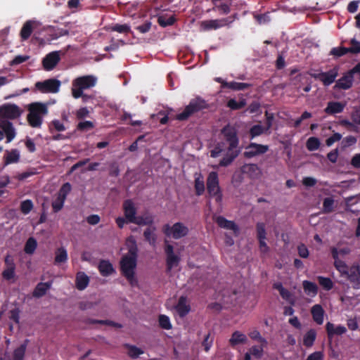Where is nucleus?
<instances>
[{
  "label": "nucleus",
  "instance_id": "nucleus-2",
  "mask_svg": "<svg viewBox=\"0 0 360 360\" xmlns=\"http://www.w3.org/2000/svg\"><path fill=\"white\" fill-rule=\"evenodd\" d=\"M29 113L27 120L29 124L33 128H40L43 117L49 112L47 105L40 102H34L28 105Z\"/></svg>",
  "mask_w": 360,
  "mask_h": 360
},
{
  "label": "nucleus",
  "instance_id": "nucleus-18",
  "mask_svg": "<svg viewBox=\"0 0 360 360\" xmlns=\"http://www.w3.org/2000/svg\"><path fill=\"white\" fill-rule=\"evenodd\" d=\"M216 223L222 229L233 231L236 236L239 234V227L233 221H230L222 216H219L216 218Z\"/></svg>",
  "mask_w": 360,
  "mask_h": 360
},
{
  "label": "nucleus",
  "instance_id": "nucleus-11",
  "mask_svg": "<svg viewBox=\"0 0 360 360\" xmlns=\"http://www.w3.org/2000/svg\"><path fill=\"white\" fill-rule=\"evenodd\" d=\"M164 250L167 257V271H169L172 269V268L178 266L179 263L180 262L181 258L179 255L174 254L173 246L169 244L167 240L165 241Z\"/></svg>",
  "mask_w": 360,
  "mask_h": 360
},
{
  "label": "nucleus",
  "instance_id": "nucleus-10",
  "mask_svg": "<svg viewBox=\"0 0 360 360\" xmlns=\"http://www.w3.org/2000/svg\"><path fill=\"white\" fill-rule=\"evenodd\" d=\"M269 150V146L251 142L245 148L243 157L248 159L266 153Z\"/></svg>",
  "mask_w": 360,
  "mask_h": 360
},
{
  "label": "nucleus",
  "instance_id": "nucleus-55",
  "mask_svg": "<svg viewBox=\"0 0 360 360\" xmlns=\"http://www.w3.org/2000/svg\"><path fill=\"white\" fill-rule=\"evenodd\" d=\"M129 348L128 354L133 359L138 358L141 354L143 353V351L134 345L127 346Z\"/></svg>",
  "mask_w": 360,
  "mask_h": 360
},
{
  "label": "nucleus",
  "instance_id": "nucleus-15",
  "mask_svg": "<svg viewBox=\"0 0 360 360\" xmlns=\"http://www.w3.org/2000/svg\"><path fill=\"white\" fill-rule=\"evenodd\" d=\"M1 115L11 120L16 119L21 115L22 110L15 104L4 105L0 108Z\"/></svg>",
  "mask_w": 360,
  "mask_h": 360
},
{
  "label": "nucleus",
  "instance_id": "nucleus-39",
  "mask_svg": "<svg viewBox=\"0 0 360 360\" xmlns=\"http://www.w3.org/2000/svg\"><path fill=\"white\" fill-rule=\"evenodd\" d=\"M266 131H267V130H266V128L264 127H262L260 124L253 125L250 129V131H249L250 138V139H252L258 136L262 135V134H264Z\"/></svg>",
  "mask_w": 360,
  "mask_h": 360
},
{
  "label": "nucleus",
  "instance_id": "nucleus-40",
  "mask_svg": "<svg viewBox=\"0 0 360 360\" xmlns=\"http://www.w3.org/2000/svg\"><path fill=\"white\" fill-rule=\"evenodd\" d=\"M317 281L319 285L325 290H330L333 288V282L330 278L319 276L317 277Z\"/></svg>",
  "mask_w": 360,
  "mask_h": 360
},
{
  "label": "nucleus",
  "instance_id": "nucleus-45",
  "mask_svg": "<svg viewBox=\"0 0 360 360\" xmlns=\"http://www.w3.org/2000/svg\"><path fill=\"white\" fill-rule=\"evenodd\" d=\"M347 53H349L347 51V47L339 46L333 48L330 50L329 55L333 56L334 58H338Z\"/></svg>",
  "mask_w": 360,
  "mask_h": 360
},
{
  "label": "nucleus",
  "instance_id": "nucleus-9",
  "mask_svg": "<svg viewBox=\"0 0 360 360\" xmlns=\"http://www.w3.org/2000/svg\"><path fill=\"white\" fill-rule=\"evenodd\" d=\"M311 77L321 81L326 86H330L335 81L338 75V69L334 68L328 72H321L320 73H310Z\"/></svg>",
  "mask_w": 360,
  "mask_h": 360
},
{
  "label": "nucleus",
  "instance_id": "nucleus-3",
  "mask_svg": "<svg viewBox=\"0 0 360 360\" xmlns=\"http://www.w3.org/2000/svg\"><path fill=\"white\" fill-rule=\"evenodd\" d=\"M137 261L135 259L122 257L120 260V271L132 287L138 285V280L135 276Z\"/></svg>",
  "mask_w": 360,
  "mask_h": 360
},
{
  "label": "nucleus",
  "instance_id": "nucleus-37",
  "mask_svg": "<svg viewBox=\"0 0 360 360\" xmlns=\"http://www.w3.org/2000/svg\"><path fill=\"white\" fill-rule=\"evenodd\" d=\"M246 105V101L245 99H242L240 101H237L234 98H231L228 101L226 106L231 110H236L243 108Z\"/></svg>",
  "mask_w": 360,
  "mask_h": 360
},
{
  "label": "nucleus",
  "instance_id": "nucleus-12",
  "mask_svg": "<svg viewBox=\"0 0 360 360\" xmlns=\"http://www.w3.org/2000/svg\"><path fill=\"white\" fill-rule=\"evenodd\" d=\"M354 74L358 72L354 71V67L346 72L341 78L336 81L334 86L335 89L347 90L352 86Z\"/></svg>",
  "mask_w": 360,
  "mask_h": 360
},
{
  "label": "nucleus",
  "instance_id": "nucleus-58",
  "mask_svg": "<svg viewBox=\"0 0 360 360\" xmlns=\"http://www.w3.org/2000/svg\"><path fill=\"white\" fill-rule=\"evenodd\" d=\"M214 341V337H210V333H207L205 338L203 341L202 342V346L204 347V350L205 352H208L211 347L212 346V343Z\"/></svg>",
  "mask_w": 360,
  "mask_h": 360
},
{
  "label": "nucleus",
  "instance_id": "nucleus-47",
  "mask_svg": "<svg viewBox=\"0 0 360 360\" xmlns=\"http://www.w3.org/2000/svg\"><path fill=\"white\" fill-rule=\"evenodd\" d=\"M175 21L176 18L173 15H171L169 18H166L163 15H161L159 16L158 18V24L162 27H166L167 26L172 25L175 22Z\"/></svg>",
  "mask_w": 360,
  "mask_h": 360
},
{
  "label": "nucleus",
  "instance_id": "nucleus-64",
  "mask_svg": "<svg viewBox=\"0 0 360 360\" xmlns=\"http://www.w3.org/2000/svg\"><path fill=\"white\" fill-rule=\"evenodd\" d=\"M351 119L354 124L360 125V107L354 108L351 113Z\"/></svg>",
  "mask_w": 360,
  "mask_h": 360
},
{
  "label": "nucleus",
  "instance_id": "nucleus-24",
  "mask_svg": "<svg viewBox=\"0 0 360 360\" xmlns=\"http://www.w3.org/2000/svg\"><path fill=\"white\" fill-rule=\"evenodd\" d=\"M348 280L353 284L360 285V269L359 266H352L345 275Z\"/></svg>",
  "mask_w": 360,
  "mask_h": 360
},
{
  "label": "nucleus",
  "instance_id": "nucleus-43",
  "mask_svg": "<svg viewBox=\"0 0 360 360\" xmlns=\"http://www.w3.org/2000/svg\"><path fill=\"white\" fill-rule=\"evenodd\" d=\"M321 142L316 137H310L307 139L306 147L309 151H314L319 148Z\"/></svg>",
  "mask_w": 360,
  "mask_h": 360
},
{
  "label": "nucleus",
  "instance_id": "nucleus-42",
  "mask_svg": "<svg viewBox=\"0 0 360 360\" xmlns=\"http://www.w3.org/2000/svg\"><path fill=\"white\" fill-rule=\"evenodd\" d=\"M334 200L331 197L326 198L323 202V212L325 214L331 213L334 210Z\"/></svg>",
  "mask_w": 360,
  "mask_h": 360
},
{
  "label": "nucleus",
  "instance_id": "nucleus-28",
  "mask_svg": "<svg viewBox=\"0 0 360 360\" xmlns=\"http://www.w3.org/2000/svg\"><path fill=\"white\" fill-rule=\"evenodd\" d=\"M89 278L84 272L79 271L76 275V287L79 290H84L89 285Z\"/></svg>",
  "mask_w": 360,
  "mask_h": 360
},
{
  "label": "nucleus",
  "instance_id": "nucleus-41",
  "mask_svg": "<svg viewBox=\"0 0 360 360\" xmlns=\"http://www.w3.org/2000/svg\"><path fill=\"white\" fill-rule=\"evenodd\" d=\"M153 223V218L150 215L147 216H138L133 224L139 226H150Z\"/></svg>",
  "mask_w": 360,
  "mask_h": 360
},
{
  "label": "nucleus",
  "instance_id": "nucleus-19",
  "mask_svg": "<svg viewBox=\"0 0 360 360\" xmlns=\"http://www.w3.org/2000/svg\"><path fill=\"white\" fill-rule=\"evenodd\" d=\"M326 330L328 339L331 340L335 335H342L347 332V328L341 325L337 326L333 323L328 322L326 324Z\"/></svg>",
  "mask_w": 360,
  "mask_h": 360
},
{
  "label": "nucleus",
  "instance_id": "nucleus-50",
  "mask_svg": "<svg viewBox=\"0 0 360 360\" xmlns=\"http://www.w3.org/2000/svg\"><path fill=\"white\" fill-rule=\"evenodd\" d=\"M350 47H347L348 53L358 54L360 53V41L353 38L350 41Z\"/></svg>",
  "mask_w": 360,
  "mask_h": 360
},
{
  "label": "nucleus",
  "instance_id": "nucleus-59",
  "mask_svg": "<svg viewBox=\"0 0 360 360\" xmlns=\"http://www.w3.org/2000/svg\"><path fill=\"white\" fill-rule=\"evenodd\" d=\"M65 199L58 196L52 202V208L54 212H59L63 207Z\"/></svg>",
  "mask_w": 360,
  "mask_h": 360
},
{
  "label": "nucleus",
  "instance_id": "nucleus-31",
  "mask_svg": "<svg viewBox=\"0 0 360 360\" xmlns=\"http://www.w3.org/2000/svg\"><path fill=\"white\" fill-rule=\"evenodd\" d=\"M50 288L51 284L49 283H39L33 290L32 295L37 298L41 297Z\"/></svg>",
  "mask_w": 360,
  "mask_h": 360
},
{
  "label": "nucleus",
  "instance_id": "nucleus-26",
  "mask_svg": "<svg viewBox=\"0 0 360 360\" xmlns=\"http://www.w3.org/2000/svg\"><path fill=\"white\" fill-rule=\"evenodd\" d=\"M247 342V336L238 330L233 332L231 338L229 339V345L232 347H234L240 344H245Z\"/></svg>",
  "mask_w": 360,
  "mask_h": 360
},
{
  "label": "nucleus",
  "instance_id": "nucleus-17",
  "mask_svg": "<svg viewBox=\"0 0 360 360\" xmlns=\"http://www.w3.org/2000/svg\"><path fill=\"white\" fill-rule=\"evenodd\" d=\"M240 171L252 179H258L262 174L260 168L257 165L253 163L243 165L240 167Z\"/></svg>",
  "mask_w": 360,
  "mask_h": 360
},
{
  "label": "nucleus",
  "instance_id": "nucleus-48",
  "mask_svg": "<svg viewBox=\"0 0 360 360\" xmlns=\"http://www.w3.org/2000/svg\"><path fill=\"white\" fill-rule=\"evenodd\" d=\"M195 194L198 196L203 194L205 191V183L202 177L198 176L195 179Z\"/></svg>",
  "mask_w": 360,
  "mask_h": 360
},
{
  "label": "nucleus",
  "instance_id": "nucleus-60",
  "mask_svg": "<svg viewBox=\"0 0 360 360\" xmlns=\"http://www.w3.org/2000/svg\"><path fill=\"white\" fill-rule=\"evenodd\" d=\"M137 252L138 248L136 242L134 240L132 245L129 247L127 255H125L123 257H127L128 258H132L137 260Z\"/></svg>",
  "mask_w": 360,
  "mask_h": 360
},
{
  "label": "nucleus",
  "instance_id": "nucleus-49",
  "mask_svg": "<svg viewBox=\"0 0 360 360\" xmlns=\"http://www.w3.org/2000/svg\"><path fill=\"white\" fill-rule=\"evenodd\" d=\"M160 326L165 330H169L172 328V324L169 318L164 314H161L158 318Z\"/></svg>",
  "mask_w": 360,
  "mask_h": 360
},
{
  "label": "nucleus",
  "instance_id": "nucleus-61",
  "mask_svg": "<svg viewBox=\"0 0 360 360\" xmlns=\"http://www.w3.org/2000/svg\"><path fill=\"white\" fill-rule=\"evenodd\" d=\"M257 236L258 239H266L265 224L262 222H258L256 225Z\"/></svg>",
  "mask_w": 360,
  "mask_h": 360
},
{
  "label": "nucleus",
  "instance_id": "nucleus-6",
  "mask_svg": "<svg viewBox=\"0 0 360 360\" xmlns=\"http://www.w3.org/2000/svg\"><path fill=\"white\" fill-rule=\"evenodd\" d=\"M162 232L166 236L178 240L186 236L188 234L189 229L183 223L176 222L172 226L169 224H165L162 226Z\"/></svg>",
  "mask_w": 360,
  "mask_h": 360
},
{
  "label": "nucleus",
  "instance_id": "nucleus-20",
  "mask_svg": "<svg viewBox=\"0 0 360 360\" xmlns=\"http://www.w3.org/2000/svg\"><path fill=\"white\" fill-rule=\"evenodd\" d=\"M0 127L6 137V143L11 142L15 136V131L13 124L8 120H3L0 123Z\"/></svg>",
  "mask_w": 360,
  "mask_h": 360
},
{
  "label": "nucleus",
  "instance_id": "nucleus-44",
  "mask_svg": "<svg viewBox=\"0 0 360 360\" xmlns=\"http://www.w3.org/2000/svg\"><path fill=\"white\" fill-rule=\"evenodd\" d=\"M266 347V346H263L262 344H260V345H254L250 349L249 353L255 358L260 359L263 356L264 348Z\"/></svg>",
  "mask_w": 360,
  "mask_h": 360
},
{
  "label": "nucleus",
  "instance_id": "nucleus-56",
  "mask_svg": "<svg viewBox=\"0 0 360 360\" xmlns=\"http://www.w3.org/2000/svg\"><path fill=\"white\" fill-rule=\"evenodd\" d=\"M33 208V203L30 200H25L20 204V210L25 214H27Z\"/></svg>",
  "mask_w": 360,
  "mask_h": 360
},
{
  "label": "nucleus",
  "instance_id": "nucleus-34",
  "mask_svg": "<svg viewBox=\"0 0 360 360\" xmlns=\"http://www.w3.org/2000/svg\"><path fill=\"white\" fill-rule=\"evenodd\" d=\"M155 227H148L143 232L145 240L152 246H155L157 241V236L155 233Z\"/></svg>",
  "mask_w": 360,
  "mask_h": 360
},
{
  "label": "nucleus",
  "instance_id": "nucleus-14",
  "mask_svg": "<svg viewBox=\"0 0 360 360\" xmlns=\"http://www.w3.org/2000/svg\"><path fill=\"white\" fill-rule=\"evenodd\" d=\"M96 84V78L93 75H86L77 77L72 82V86L87 89L94 86Z\"/></svg>",
  "mask_w": 360,
  "mask_h": 360
},
{
  "label": "nucleus",
  "instance_id": "nucleus-25",
  "mask_svg": "<svg viewBox=\"0 0 360 360\" xmlns=\"http://www.w3.org/2000/svg\"><path fill=\"white\" fill-rule=\"evenodd\" d=\"M100 274L103 276H108L115 272L112 264L105 259H101L98 266Z\"/></svg>",
  "mask_w": 360,
  "mask_h": 360
},
{
  "label": "nucleus",
  "instance_id": "nucleus-54",
  "mask_svg": "<svg viewBox=\"0 0 360 360\" xmlns=\"http://www.w3.org/2000/svg\"><path fill=\"white\" fill-rule=\"evenodd\" d=\"M94 124L91 121L80 122L77 125V129L81 131H85L94 129Z\"/></svg>",
  "mask_w": 360,
  "mask_h": 360
},
{
  "label": "nucleus",
  "instance_id": "nucleus-51",
  "mask_svg": "<svg viewBox=\"0 0 360 360\" xmlns=\"http://www.w3.org/2000/svg\"><path fill=\"white\" fill-rule=\"evenodd\" d=\"M214 6L213 7L212 10L213 11H219L220 12L221 14H229L231 11V4H225V3H223V4H214Z\"/></svg>",
  "mask_w": 360,
  "mask_h": 360
},
{
  "label": "nucleus",
  "instance_id": "nucleus-35",
  "mask_svg": "<svg viewBox=\"0 0 360 360\" xmlns=\"http://www.w3.org/2000/svg\"><path fill=\"white\" fill-rule=\"evenodd\" d=\"M68 260V252L65 248L60 247L55 251L54 263L56 264L66 262Z\"/></svg>",
  "mask_w": 360,
  "mask_h": 360
},
{
  "label": "nucleus",
  "instance_id": "nucleus-36",
  "mask_svg": "<svg viewBox=\"0 0 360 360\" xmlns=\"http://www.w3.org/2000/svg\"><path fill=\"white\" fill-rule=\"evenodd\" d=\"M302 286L304 292L311 296H315L318 293V286L315 283L309 281H304Z\"/></svg>",
  "mask_w": 360,
  "mask_h": 360
},
{
  "label": "nucleus",
  "instance_id": "nucleus-27",
  "mask_svg": "<svg viewBox=\"0 0 360 360\" xmlns=\"http://www.w3.org/2000/svg\"><path fill=\"white\" fill-rule=\"evenodd\" d=\"M34 24L35 22L32 20H27L23 24L20 32V36L22 41H25L30 38L33 32Z\"/></svg>",
  "mask_w": 360,
  "mask_h": 360
},
{
  "label": "nucleus",
  "instance_id": "nucleus-38",
  "mask_svg": "<svg viewBox=\"0 0 360 360\" xmlns=\"http://www.w3.org/2000/svg\"><path fill=\"white\" fill-rule=\"evenodd\" d=\"M37 246V240L32 237L29 238L25 243L24 251L26 254L32 255L34 252Z\"/></svg>",
  "mask_w": 360,
  "mask_h": 360
},
{
  "label": "nucleus",
  "instance_id": "nucleus-1",
  "mask_svg": "<svg viewBox=\"0 0 360 360\" xmlns=\"http://www.w3.org/2000/svg\"><path fill=\"white\" fill-rule=\"evenodd\" d=\"M220 137L221 141L210 151V156L217 158L221 153L226 152L224 156L219 161V165L227 167L240 153L238 129L235 126L228 124L221 129Z\"/></svg>",
  "mask_w": 360,
  "mask_h": 360
},
{
  "label": "nucleus",
  "instance_id": "nucleus-57",
  "mask_svg": "<svg viewBox=\"0 0 360 360\" xmlns=\"http://www.w3.org/2000/svg\"><path fill=\"white\" fill-rule=\"evenodd\" d=\"M334 266L335 269L342 274L345 275V274H347V271L349 269L348 266L346 264V263L342 261H337L336 262H334Z\"/></svg>",
  "mask_w": 360,
  "mask_h": 360
},
{
  "label": "nucleus",
  "instance_id": "nucleus-53",
  "mask_svg": "<svg viewBox=\"0 0 360 360\" xmlns=\"http://www.w3.org/2000/svg\"><path fill=\"white\" fill-rule=\"evenodd\" d=\"M71 184L68 182L65 183L60 188L58 196L63 198V199H66L67 195L71 191Z\"/></svg>",
  "mask_w": 360,
  "mask_h": 360
},
{
  "label": "nucleus",
  "instance_id": "nucleus-63",
  "mask_svg": "<svg viewBox=\"0 0 360 360\" xmlns=\"http://www.w3.org/2000/svg\"><path fill=\"white\" fill-rule=\"evenodd\" d=\"M112 30L117 32L119 33L127 34L130 32V27L126 24H124V25L115 24L112 27Z\"/></svg>",
  "mask_w": 360,
  "mask_h": 360
},
{
  "label": "nucleus",
  "instance_id": "nucleus-32",
  "mask_svg": "<svg viewBox=\"0 0 360 360\" xmlns=\"http://www.w3.org/2000/svg\"><path fill=\"white\" fill-rule=\"evenodd\" d=\"M251 86L250 84L242 83L237 82H224L223 83V89H230L234 91H243Z\"/></svg>",
  "mask_w": 360,
  "mask_h": 360
},
{
  "label": "nucleus",
  "instance_id": "nucleus-46",
  "mask_svg": "<svg viewBox=\"0 0 360 360\" xmlns=\"http://www.w3.org/2000/svg\"><path fill=\"white\" fill-rule=\"evenodd\" d=\"M248 335L252 340H257L260 344H262L263 346H267V340L261 335L260 333L257 330L250 331Z\"/></svg>",
  "mask_w": 360,
  "mask_h": 360
},
{
  "label": "nucleus",
  "instance_id": "nucleus-62",
  "mask_svg": "<svg viewBox=\"0 0 360 360\" xmlns=\"http://www.w3.org/2000/svg\"><path fill=\"white\" fill-rule=\"evenodd\" d=\"M1 274L4 279L11 281L15 276V269H4Z\"/></svg>",
  "mask_w": 360,
  "mask_h": 360
},
{
  "label": "nucleus",
  "instance_id": "nucleus-33",
  "mask_svg": "<svg viewBox=\"0 0 360 360\" xmlns=\"http://www.w3.org/2000/svg\"><path fill=\"white\" fill-rule=\"evenodd\" d=\"M316 338V331L314 329L309 330L303 337V345L307 347H311Z\"/></svg>",
  "mask_w": 360,
  "mask_h": 360
},
{
  "label": "nucleus",
  "instance_id": "nucleus-13",
  "mask_svg": "<svg viewBox=\"0 0 360 360\" xmlns=\"http://www.w3.org/2000/svg\"><path fill=\"white\" fill-rule=\"evenodd\" d=\"M122 208L127 221L133 224L138 217L136 216L137 210L134 202L130 199L125 200L123 202Z\"/></svg>",
  "mask_w": 360,
  "mask_h": 360
},
{
  "label": "nucleus",
  "instance_id": "nucleus-21",
  "mask_svg": "<svg viewBox=\"0 0 360 360\" xmlns=\"http://www.w3.org/2000/svg\"><path fill=\"white\" fill-rule=\"evenodd\" d=\"M345 108V103L339 101H329L324 109V112L327 115H335L342 112Z\"/></svg>",
  "mask_w": 360,
  "mask_h": 360
},
{
  "label": "nucleus",
  "instance_id": "nucleus-23",
  "mask_svg": "<svg viewBox=\"0 0 360 360\" xmlns=\"http://www.w3.org/2000/svg\"><path fill=\"white\" fill-rule=\"evenodd\" d=\"M324 310L321 304H315L311 307V314L314 322L318 325H321L323 323Z\"/></svg>",
  "mask_w": 360,
  "mask_h": 360
},
{
  "label": "nucleus",
  "instance_id": "nucleus-22",
  "mask_svg": "<svg viewBox=\"0 0 360 360\" xmlns=\"http://www.w3.org/2000/svg\"><path fill=\"white\" fill-rule=\"evenodd\" d=\"M176 310L180 317L186 316L191 311V307L187 304V298L185 296H181L178 303L176 305Z\"/></svg>",
  "mask_w": 360,
  "mask_h": 360
},
{
  "label": "nucleus",
  "instance_id": "nucleus-52",
  "mask_svg": "<svg viewBox=\"0 0 360 360\" xmlns=\"http://www.w3.org/2000/svg\"><path fill=\"white\" fill-rule=\"evenodd\" d=\"M357 141V139L355 136H348L344 138L341 142V147L342 149H345L347 147L354 145Z\"/></svg>",
  "mask_w": 360,
  "mask_h": 360
},
{
  "label": "nucleus",
  "instance_id": "nucleus-16",
  "mask_svg": "<svg viewBox=\"0 0 360 360\" xmlns=\"http://www.w3.org/2000/svg\"><path fill=\"white\" fill-rule=\"evenodd\" d=\"M60 56L58 51H53L47 54L42 60V65L46 70H53L60 61Z\"/></svg>",
  "mask_w": 360,
  "mask_h": 360
},
{
  "label": "nucleus",
  "instance_id": "nucleus-29",
  "mask_svg": "<svg viewBox=\"0 0 360 360\" xmlns=\"http://www.w3.org/2000/svg\"><path fill=\"white\" fill-rule=\"evenodd\" d=\"M4 159L5 165L17 163L20 160L19 151L17 149H12L11 151L6 150Z\"/></svg>",
  "mask_w": 360,
  "mask_h": 360
},
{
  "label": "nucleus",
  "instance_id": "nucleus-4",
  "mask_svg": "<svg viewBox=\"0 0 360 360\" xmlns=\"http://www.w3.org/2000/svg\"><path fill=\"white\" fill-rule=\"evenodd\" d=\"M207 191L210 198H214L215 202L221 204L222 202L223 195L219 186V180L218 173L217 172H211L209 173L207 181Z\"/></svg>",
  "mask_w": 360,
  "mask_h": 360
},
{
  "label": "nucleus",
  "instance_id": "nucleus-7",
  "mask_svg": "<svg viewBox=\"0 0 360 360\" xmlns=\"http://www.w3.org/2000/svg\"><path fill=\"white\" fill-rule=\"evenodd\" d=\"M61 82L57 79H49L44 82H37L35 87L41 93H58L60 90Z\"/></svg>",
  "mask_w": 360,
  "mask_h": 360
},
{
  "label": "nucleus",
  "instance_id": "nucleus-30",
  "mask_svg": "<svg viewBox=\"0 0 360 360\" xmlns=\"http://www.w3.org/2000/svg\"><path fill=\"white\" fill-rule=\"evenodd\" d=\"M29 340L26 339L22 344L15 348L13 352V360H24Z\"/></svg>",
  "mask_w": 360,
  "mask_h": 360
},
{
  "label": "nucleus",
  "instance_id": "nucleus-5",
  "mask_svg": "<svg viewBox=\"0 0 360 360\" xmlns=\"http://www.w3.org/2000/svg\"><path fill=\"white\" fill-rule=\"evenodd\" d=\"M207 104L205 101L201 98L192 99L189 104L186 106L184 111L176 115V120L184 121L187 120L191 115L195 112L206 108Z\"/></svg>",
  "mask_w": 360,
  "mask_h": 360
},
{
  "label": "nucleus",
  "instance_id": "nucleus-8",
  "mask_svg": "<svg viewBox=\"0 0 360 360\" xmlns=\"http://www.w3.org/2000/svg\"><path fill=\"white\" fill-rule=\"evenodd\" d=\"M237 14H234L232 17L222 19H215L205 20L201 22V27L204 30H217L225 25L233 22L236 18Z\"/></svg>",
  "mask_w": 360,
  "mask_h": 360
}]
</instances>
